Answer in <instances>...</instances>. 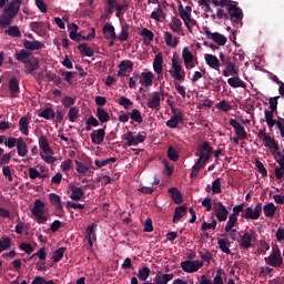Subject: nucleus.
I'll list each match as a JSON object with an SVG mask.
<instances>
[{"mask_svg":"<svg viewBox=\"0 0 284 284\" xmlns=\"http://www.w3.org/2000/svg\"><path fill=\"white\" fill-rule=\"evenodd\" d=\"M6 34L9 37H16V39H21V30L17 26L9 27V29L6 31Z\"/></svg>","mask_w":284,"mask_h":284,"instance_id":"nucleus-49","label":"nucleus"},{"mask_svg":"<svg viewBox=\"0 0 284 284\" xmlns=\"http://www.w3.org/2000/svg\"><path fill=\"white\" fill-rule=\"evenodd\" d=\"M230 125L234 128V132L236 136H239L240 141H245L247 139V132L245 131V128L241 125V123L234 119L230 120Z\"/></svg>","mask_w":284,"mask_h":284,"instance_id":"nucleus-13","label":"nucleus"},{"mask_svg":"<svg viewBox=\"0 0 284 284\" xmlns=\"http://www.w3.org/2000/svg\"><path fill=\"white\" fill-rule=\"evenodd\" d=\"M63 254H65V247H60L57 251H54L53 253V263H59V261H61V258H63Z\"/></svg>","mask_w":284,"mask_h":284,"instance_id":"nucleus-58","label":"nucleus"},{"mask_svg":"<svg viewBox=\"0 0 284 284\" xmlns=\"http://www.w3.org/2000/svg\"><path fill=\"white\" fill-rule=\"evenodd\" d=\"M141 37H144V45H150V41H154V32L148 28L142 29Z\"/></svg>","mask_w":284,"mask_h":284,"instance_id":"nucleus-42","label":"nucleus"},{"mask_svg":"<svg viewBox=\"0 0 284 284\" xmlns=\"http://www.w3.org/2000/svg\"><path fill=\"white\" fill-rule=\"evenodd\" d=\"M182 59L184 61V65L186 70H192L194 68V54L190 51V48L185 47L182 50Z\"/></svg>","mask_w":284,"mask_h":284,"instance_id":"nucleus-17","label":"nucleus"},{"mask_svg":"<svg viewBox=\"0 0 284 284\" xmlns=\"http://www.w3.org/2000/svg\"><path fill=\"white\" fill-rule=\"evenodd\" d=\"M19 125H20V132L24 134V136H28L30 134V131L28 130V126L30 125V119L28 116H22L19 120Z\"/></svg>","mask_w":284,"mask_h":284,"instance_id":"nucleus-35","label":"nucleus"},{"mask_svg":"<svg viewBox=\"0 0 284 284\" xmlns=\"http://www.w3.org/2000/svg\"><path fill=\"white\" fill-rule=\"evenodd\" d=\"M24 68L28 74H34L36 70H39V60L34 57L29 58L27 62H24Z\"/></svg>","mask_w":284,"mask_h":284,"instance_id":"nucleus-23","label":"nucleus"},{"mask_svg":"<svg viewBox=\"0 0 284 284\" xmlns=\"http://www.w3.org/2000/svg\"><path fill=\"white\" fill-rule=\"evenodd\" d=\"M221 65H224V70L222 72L223 77H236L239 74V69H236V63L232 61L230 55H225L223 52L220 53Z\"/></svg>","mask_w":284,"mask_h":284,"instance_id":"nucleus-1","label":"nucleus"},{"mask_svg":"<svg viewBox=\"0 0 284 284\" xmlns=\"http://www.w3.org/2000/svg\"><path fill=\"white\" fill-rule=\"evenodd\" d=\"M105 125L102 129H98L94 130L91 133V141L93 143V145H101V143H103V141H105Z\"/></svg>","mask_w":284,"mask_h":284,"instance_id":"nucleus-18","label":"nucleus"},{"mask_svg":"<svg viewBox=\"0 0 284 284\" xmlns=\"http://www.w3.org/2000/svg\"><path fill=\"white\" fill-rule=\"evenodd\" d=\"M130 24L125 23L122 26V31L119 36H116L115 39H118L119 41H128V39H130Z\"/></svg>","mask_w":284,"mask_h":284,"instance_id":"nucleus-44","label":"nucleus"},{"mask_svg":"<svg viewBox=\"0 0 284 284\" xmlns=\"http://www.w3.org/2000/svg\"><path fill=\"white\" fill-rule=\"evenodd\" d=\"M168 158L170 159V161H179V151H176V149H174L173 146H169Z\"/></svg>","mask_w":284,"mask_h":284,"instance_id":"nucleus-60","label":"nucleus"},{"mask_svg":"<svg viewBox=\"0 0 284 284\" xmlns=\"http://www.w3.org/2000/svg\"><path fill=\"white\" fill-rule=\"evenodd\" d=\"M161 94L163 95V93L159 91H154L150 94V98L146 102V106L150 110H159V108H161Z\"/></svg>","mask_w":284,"mask_h":284,"instance_id":"nucleus-12","label":"nucleus"},{"mask_svg":"<svg viewBox=\"0 0 284 284\" xmlns=\"http://www.w3.org/2000/svg\"><path fill=\"white\" fill-rule=\"evenodd\" d=\"M172 278H174V274L172 273H165V274L158 273L154 277V283L168 284L170 281H172Z\"/></svg>","mask_w":284,"mask_h":284,"instance_id":"nucleus-31","label":"nucleus"},{"mask_svg":"<svg viewBox=\"0 0 284 284\" xmlns=\"http://www.w3.org/2000/svg\"><path fill=\"white\" fill-rule=\"evenodd\" d=\"M39 148L44 154H53L52 148H50V142H48L45 135L39 138Z\"/></svg>","mask_w":284,"mask_h":284,"instance_id":"nucleus-27","label":"nucleus"},{"mask_svg":"<svg viewBox=\"0 0 284 284\" xmlns=\"http://www.w3.org/2000/svg\"><path fill=\"white\" fill-rule=\"evenodd\" d=\"M70 33L69 37L70 39H72V41H81V39H83V37H81V33H79V26H77V23H71L68 26Z\"/></svg>","mask_w":284,"mask_h":284,"instance_id":"nucleus-29","label":"nucleus"},{"mask_svg":"<svg viewBox=\"0 0 284 284\" xmlns=\"http://www.w3.org/2000/svg\"><path fill=\"white\" fill-rule=\"evenodd\" d=\"M30 57L31 53L26 49H22L20 52L16 53V59L17 61H20V63H26Z\"/></svg>","mask_w":284,"mask_h":284,"instance_id":"nucleus-46","label":"nucleus"},{"mask_svg":"<svg viewBox=\"0 0 284 284\" xmlns=\"http://www.w3.org/2000/svg\"><path fill=\"white\" fill-rule=\"evenodd\" d=\"M237 222H239L237 217H234V215H230L224 229L225 232L227 233L232 232V229L236 225Z\"/></svg>","mask_w":284,"mask_h":284,"instance_id":"nucleus-53","label":"nucleus"},{"mask_svg":"<svg viewBox=\"0 0 284 284\" xmlns=\"http://www.w3.org/2000/svg\"><path fill=\"white\" fill-rule=\"evenodd\" d=\"M223 276H225V271L223 268H219L211 284H225L223 282Z\"/></svg>","mask_w":284,"mask_h":284,"instance_id":"nucleus-50","label":"nucleus"},{"mask_svg":"<svg viewBox=\"0 0 284 284\" xmlns=\"http://www.w3.org/2000/svg\"><path fill=\"white\" fill-rule=\"evenodd\" d=\"M119 105H122V108H124L125 110H128V108H130L132 105V100L125 98V97H121L118 101Z\"/></svg>","mask_w":284,"mask_h":284,"instance_id":"nucleus-64","label":"nucleus"},{"mask_svg":"<svg viewBox=\"0 0 284 284\" xmlns=\"http://www.w3.org/2000/svg\"><path fill=\"white\" fill-rule=\"evenodd\" d=\"M11 24H12V18H10V16H7V14L2 13L0 16V26L8 27V26H11Z\"/></svg>","mask_w":284,"mask_h":284,"instance_id":"nucleus-63","label":"nucleus"},{"mask_svg":"<svg viewBox=\"0 0 284 284\" xmlns=\"http://www.w3.org/2000/svg\"><path fill=\"white\" fill-rule=\"evenodd\" d=\"M274 154V159L280 166L275 168V176L278 181H283L284 179V154L283 152L277 151Z\"/></svg>","mask_w":284,"mask_h":284,"instance_id":"nucleus-11","label":"nucleus"},{"mask_svg":"<svg viewBox=\"0 0 284 284\" xmlns=\"http://www.w3.org/2000/svg\"><path fill=\"white\" fill-rule=\"evenodd\" d=\"M122 139L124 141H126L128 145L129 146H132V145H139V143H143V141H145V136L142 135V134H138L136 136H134L132 134V131H129L128 133H125Z\"/></svg>","mask_w":284,"mask_h":284,"instance_id":"nucleus-15","label":"nucleus"},{"mask_svg":"<svg viewBox=\"0 0 284 284\" xmlns=\"http://www.w3.org/2000/svg\"><path fill=\"white\" fill-rule=\"evenodd\" d=\"M119 68L121 69L122 72H128V70H132V68H134V63L130 60H123L119 64Z\"/></svg>","mask_w":284,"mask_h":284,"instance_id":"nucleus-59","label":"nucleus"},{"mask_svg":"<svg viewBox=\"0 0 284 284\" xmlns=\"http://www.w3.org/2000/svg\"><path fill=\"white\" fill-rule=\"evenodd\" d=\"M187 214V206L180 205L175 207L174 215H173V223H179L183 216Z\"/></svg>","mask_w":284,"mask_h":284,"instance_id":"nucleus-32","label":"nucleus"},{"mask_svg":"<svg viewBox=\"0 0 284 284\" xmlns=\"http://www.w3.org/2000/svg\"><path fill=\"white\" fill-rule=\"evenodd\" d=\"M183 26V22H181L180 19L173 18L172 22L170 23V28L172 30V32H181V28Z\"/></svg>","mask_w":284,"mask_h":284,"instance_id":"nucleus-51","label":"nucleus"},{"mask_svg":"<svg viewBox=\"0 0 284 284\" xmlns=\"http://www.w3.org/2000/svg\"><path fill=\"white\" fill-rule=\"evenodd\" d=\"M178 10L180 12V17L182 21H184V26H186L189 32H192V27L190 26V23L192 24L196 23V21L192 20L191 18L192 13H189V11H185V9L183 8V4H179Z\"/></svg>","mask_w":284,"mask_h":284,"instance_id":"nucleus-14","label":"nucleus"},{"mask_svg":"<svg viewBox=\"0 0 284 284\" xmlns=\"http://www.w3.org/2000/svg\"><path fill=\"white\" fill-rule=\"evenodd\" d=\"M10 245H12V240L8 236H4L0 240V254L4 252V250H10Z\"/></svg>","mask_w":284,"mask_h":284,"instance_id":"nucleus-54","label":"nucleus"},{"mask_svg":"<svg viewBox=\"0 0 284 284\" xmlns=\"http://www.w3.org/2000/svg\"><path fill=\"white\" fill-rule=\"evenodd\" d=\"M263 212V203H257L254 209L252 206L246 207L242 212V217L251 221H257L261 219V213Z\"/></svg>","mask_w":284,"mask_h":284,"instance_id":"nucleus-5","label":"nucleus"},{"mask_svg":"<svg viewBox=\"0 0 284 284\" xmlns=\"http://www.w3.org/2000/svg\"><path fill=\"white\" fill-rule=\"evenodd\" d=\"M226 10L229 12V19L232 21V23H241V21H243V10L239 8L236 2L226 8Z\"/></svg>","mask_w":284,"mask_h":284,"instance_id":"nucleus-8","label":"nucleus"},{"mask_svg":"<svg viewBox=\"0 0 284 284\" xmlns=\"http://www.w3.org/2000/svg\"><path fill=\"white\" fill-rule=\"evenodd\" d=\"M227 83H229V85H231V88H245V83L237 75L230 78L227 80Z\"/></svg>","mask_w":284,"mask_h":284,"instance_id":"nucleus-48","label":"nucleus"},{"mask_svg":"<svg viewBox=\"0 0 284 284\" xmlns=\"http://www.w3.org/2000/svg\"><path fill=\"white\" fill-rule=\"evenodd\" d=\"M217 206L214 209L215 216L217 221L223 223V221H227V214H230V211H227V207L224 206L223 202H217Z\"/></svg>","mask_w":284,"mask_h":284,"instance_id":"nucleus-20","label":"nucleus"},{"mask_svg":"<svg viewBox=\"0 0 284 284\" xmlns=\"http://www.w3.org/2000/svg\"><path fill=\"white\" fill-rule=\"evenodd\" d=\"M30 28L36 34H43L45 32V22H31Z\"/></svg>","mask_w":284,"mask_h":284,"instance_id":"nucleus-40","label":"nucleus"},{"mask_svg":"<svg viewBox=\"0 0 284 284\" xmlns=\"http://www.w3.org/2000/svg\"><path fill=\"white\" fill-rule=\"evenodd\" d=\"M69 121H71V123H74V121H77L79 119V109L77 106H73L69 110Z\"/></svg>","mask_w":284,"mask_h":284,"instance_id":"nucleus-61","label":"nucleus"},{"mask_svg":"<svg viewBox=\"0 0 284 284\" xmlns=\"http://www.w3.org/2000/svg\"><path fill=\"white\" fill-rule=\"evenodd\" d=\"M169 73L171 74L172 79H174L175 81H180L181 83L185 81V71H183V67L181 65V62H179V59H176V53L173 54L172 67L169 70Z\"/></svg>","mask_w":284,"mask_h":284,"instance_id":"nucleus-2","label":"nucleus"},{"mask_svg":"<svg viewBox=\"0 0 284 284\" xmlns=\"http://www.w3.org/2000/svg\"><path fill=\"white\" fill-rule=\"evenodd\" d=\"M212 154H214V149H212V145H210V142H204L203 144H200L196 149L195 156H199L202 162L205 164L206 161H210L212 159Z\"/></svg>","mask_w":284,"mask_h":284,"instance_id":"nucleus-4","label":"nucleus"},{"mask_svg":"<svg viewBox=\"0 0 284 284\" xmlns=\"http://www.w3.org/2000/svg\"><path fill=\"white\" fill-rule=\"evenodd\" d=\"M206 38L212 39L214 43H217V45H225L227 43V38L219 32H210V29H204Z\"/></svg>","mask_w":284,"mask_h":284,"instance_id":"nucleus-16","label":"nucleus"},{"mask_svg":"<svg viewBox=\"0 0 284 284\" xmlns=\"http://www.w3.org/2000/svg\"><path fill=\"white\" fill-rule=\"evenodd\" d=\"M9 92L11 94V99H17L21 92V88L19 87V79L17 77H12L9 80Z\"/></svg>","mask_w":284,"mask_h":284,"instance_id":"nucleus-21","label":"nucleus"},{"mask_svg":"<svg viewBox=\"0 0 284 284\" xmlns=\"http://www.w3.org/2000/svg\"><path fill=\"white\" fill-rule=\"evenodd\" d=\"M130 119H132L135 123H143V115H141V111L139 109H133Z\"/></svg>","mask_w":284,"mask_h":284,"instance_id":"nucleus-55","label":"nucleus"},{"mask_svg":"<svg viewBox=\"0 0 284 284\" xmlns=\"http://www.w3.org/2000/svg\"><path fill=\"white\" fill-rule=\"evenodd\" d=\"M268 250L270 243H267L265 240H261L260 247H257V252H260V254H267Z\"/></svg>","mask_w":284,"mask_h":284,"instance_id":"nucleus-62","label":"nucleus"},{"mask_svg":"<svg viewBox=\"0 0 284 284\" xmlns=\"http://www.w3.org/2000/svg\"><path fill=\"white\" fill-rule=\"evenodd\" d=\"M49 200L51 204L54 205L55 210H63V204H61V196L57 193L49 194Z\"/></svg>","mask_w":284,"mask_h":284,"instance_id":"nucleus-41","label":"nucleus"},{"mask_svg":"<svg viewBox=\"0 0 284 284\" xmlns=\"http://www.w3.org/2000/svg\"><path fill=\"white\" fill-rule=\"evenodd\" d=\"M74 163H75V170L77 172H79V174H87L88 170H90L89 166H87L85 164H83V162H80L79 160H75Z\"/></svg>","mask_w":284,"mask_h":284,"instance_id":"nucleus-57","label":"nucleus"},{"mask_svg":"<svg viewBox=\"0 0 284 284\" xmlns=\"http://www.w3.org/2000/svg\"><path fill=\"white\" fill-rule=\"evenodd\" d=\"M55 112L54 109L48 106L45 109H43L38 116H41L42 119H45L47 121H52V119H54L55 116Z\"/></svg>","mask_w":284,"mask_h":284,"instance_id":"nucleus-38","label":"nucleus"},{"mask_svg":"<svg viewBox=\"0 0 284 284\" xmlns=\"http://www.w3.org/2000/svg\"><path fill=\"white\" fill-rule=\"evenodd\" d=\"M17 150L19 156H28V144L23 141V138L18 139Z\"/></svg>","mask_w":284,"mask_h":284,"instance_id":"nucleus-34","label":"nucleus"},{"mask_svg":"<svg viewBox=\"0 0 284 284\" xmlns=\"http://www.w3.org/2000/svg\"><path fill=\"white\" fill-rule=\"evenodd\" d=\"M23 45L26 48V50H41L43 48V43H41V41H29V40H24Z\"/></svg>","mask_w":284,"mask_h":284,"instance_id":"nucleus-36","label":"nucleus"},{"mask_svg":"<svg viewBox=\"0 0 284 284\" xmlns=\"http://www.w3.org/2000/svg\"><path fill=\"white\" fill-rule=\"evenodd\" d=\"M266 265L271 267H281L283 265V256L281 255V250L273 248L270 256L264 258Z\"/></svg>","mask_w":284,"mask_h":284,"instance_id":"nucleus-7","label":"nucleus"},{"mask_svg":"<svg viewBox=\"0 0 284 284\" xmlns=\"http://www.w3.org/2000/svg\"><path fill=\"white\" fill-rule=\"evenodd\" d=\"M172 116L166 121V128H170L171 130H175V128H179V123H183V111L179 108H171Z\"/></svg>","mask_w":284,"mask_h":284,"instance_id":"nucleus-6","label":"nucleus"},{"mask_svg":"<svg viewBox=\"0 0 284 284\" xmlns=\"http://www.w3.org/2000/svg\"><path fill=\"white\" fill-rule=\"evenodd\" d=\"M97 225L94 223L89 224L85 231V239L90 245V247H94V243H97V231L94 230Z\"/></svg>","mask_w":284,"mask_h":284,"instance_id":"nucleus-19","label":"nucleus"},{"mask_svg":"<svg viewBox=\"0 0 284 284\" xmlns=\"http://www.w3.org/2000/svg\"><path fill=\"white\" fill-rule=\"evenodd\" d=\"M140 83L144 88H150L154 83V73L152 72H142L140 75Z\"/></svg>","mask_w":284,"mask_h":284,"instance_id":"nucleus-24","label":"nucleus"},{"mask_svg":"<svg viewBox=\"0 0 284 284\" xmlns=\"http://www.w3.org/2000/svg\"><path fill=\"white\" fill-rule=\"evenodd\" d=\"M169 194L171 195L172 201L176 205H181V203H183V194H181V191H179V189L170 187L169 189Z\"/></svg>","mask_w":284,"mask_h":284,"instance_id":"nucleus-28","label":"nucleus"},{"mask_svg":"<svg viewBox=\"0 0 284 284\" xmlns=\"http://www.w3.org/2000/svg\"><path fill=\"white\" fill-rule=\"evenodd\" d=\"M78 50H79V52H81V54H84L85 57L94 55V51L92 50V48L88 47V43L79 44Z\"/></svg>","mask_w":284,"mask_h":284,"instance_id":"nucleus-45","label":"nucleus"},{"mask_svg":"<svg viewBox=\"0 0 284 284\" xmlns=\"http://www.w3.org/2000/svg\"><path fill=\"white\" fill-rule=\"evenodd\" d=\"M153 70L156 74H163V55L156 54L153 61Z\"/></svg>","mask_w":284,"mask_h":284,"instance_id":"nucleus-33","label":"nucleus"},{"mask_svg":"<svg viewBox=\"0 0 284 284\" xmlns=\"http://www.w3.org/2000/svg\"><path fill=\"white\" fill-rule=\"evenodd\" d=\"M254 236H256V231H245L244 234L240 236V250H250V247H252V239H254Z\"/></svg>","mask_w":284,"mask_h":284,"instance_id":"nucleus-10","label":"nucleus"},{"mask_svg":"<svg viewBox=\"0 0 284 284\" xmlns=\"http://www.w3.org/2000/svg\"><path fill=\"white\" fill-rule=\"evenodd\" d=\"M263 212L267 219H272V216H274V214H276V205H274V203L271 202V203L264 205Z\"/></svg>","mask_w":284,"mask_h":284,"instance_id":"nucleus-43","label":"nucleus"},{"mask_svg":"<svg viewBox=\"0 0 284 284\" xmlns=\"http://www.w3.org/2000/svg\"><path fill=\"white\" fill-rule=\"evenodd\" d=\"M44 207H45V203H43V201L38 199L34 201V206L31 211L33 216H36L37 223H39L40 225L47 223L48 221V216L43 214Z\"/></svg>","mask_w":284,"mask_h":284,"instance_id":"nucleus-3","label":"nucleus"},{"mask_svg":"<svg viewBox=\"0 0 284 284\" xmlns=\"http://www.w3.org/2000/svg\"><path fill=\"white\" fill-rule=\"evenodd\" d=\"M165 44L171 48H176L179 45V38H174L171 32H164ZM174 41V42H173Z\"/></svg>","mask_w":284,"mask_h":284,"instance_id":"nucleus-39","label":"nucleus"},{"mask_svg":"<svg viewBox=\"0 0 284 284\" xmlns=\"http://www.w3.org/2000/svg\"><path fill=\"white\" fill-rule=\"evenodd\" d=\"M95 116L99 119L100 123H108L110 121V113L103 108H98Z\"/></svg>","mask_w":284,"mask_h":284,"instance_id":"nucleus-37","label":"nucleus"},{"mask_svg":"<svg viewBox=\"0 0 284 284\" xmlns=\"http://www.w3.org/2000/svg\"><path fill=\"white\" fill-rule=\"evenodd\" d=\"M138 278L139 281H143V283H145L148 278H150V267L143 266L140 268L138 272Z\"/></svg>","mask_w":284,"mask_h":284,"instance_id":"nucleus-47","label":"nucleus"},{"mask_svg":"<svg viewBox=\"0 0 284 284\" xmlns=\"http://www.w3.org/2000/svg\"><path fill=\"white\" fill-rule=\"evenodd\" d=\"M19 8L10 7L9 4L8 8L4 9L3 13L9 18L14 19V17L19 14Z\"/></svg>","mask_w":284,"mask_h":284,"instance_id":"nucleus-56","label":"nucleus"},{"mask_svg":"<svg viewBox=\"0 0 284 284\" xmlns=\"http://www.w3.org/2000/svg\"><path fill=\"white\" fill-rule=\"evenodd\" d=\"M230 243L225 239H220L217 241V245L220 250L224 252V254H232V251L230 250V246H227Z\"/></svg>","mask_w":284,"mask_h":284,"instance_id":"nucleus-52","label":"nucleus"},{"mask_svg":"<svg viewBox=\"0 0 284 284\" xmlns=\"http://www.w3.org/2000/svg\"><path fill=\"white\" fill-rule=\"evenodd\" d=\"M264 145L265 148H268L271 154H276L278 152V142H276V140L270 135L265 138Z\"/></svg>","mask_w":284,"mask_h":284,"instance_id":"nucleus-26","label":"nucleus"},{"mask_svg":"<svg viewBox=\"0 0 284 284\" xmlns=\"http://www.w3.org/2000/svg\"><path fill=\"white\" fill-rule=\"evenodd\" d=\"M85 196V191H83V187L79 186H71V195L70 199L72 201H81Z\"/></svg>","mask_w":284,"mask_h":284,"instance_id":"nucleus-30","label":"nucleus"},{"mask_svg":"<svg viewBox=\"0 0 284 284\" xmlns=\"http://www.w3.org/2000/svg\"><path fill=\"white\" fill-rule=\"evenodd\" d=\"M181 267L183 272H186L187 274H194V272H199V270L203 267V262L199 260L196 261L186 260L184 262H181Z\"/></svg>","mask_w":284,"mask_h":284,"instance_id":"nucleus-9","label":"nucleus"},{"mask_svg":"<svg viewBox=\"0 0 284 284\" xmlns=\"http://www.w3.org/2000/svg\"><path fill=\"white\" fill-rule=\"evenodd\" d=\"M206 65H209V68H212V70H216L217 72L220 71L221 68V60H219V58L214 54H210L206 53L204 55Z\"/></svg>","mask_w":284,"mask_h":284,"instance_id":"nucleus-22","label":"nucleus"},{"mask_svg":"<svg viewBox=\"0 0 284 284\" xmlns=\"http://www.w3.org/2000/svg\"><path fill=\"white\" fill-rule=\"evenodd\" d=\"M102 32L104 34V39L108 41L116 39V31L114 30V26L111 23H106L103 27Z\"/></svg>","mask_w":284,"mask_h":284,"instance_id":"nucleus-25","label":"nucleus"}]
</instances>
